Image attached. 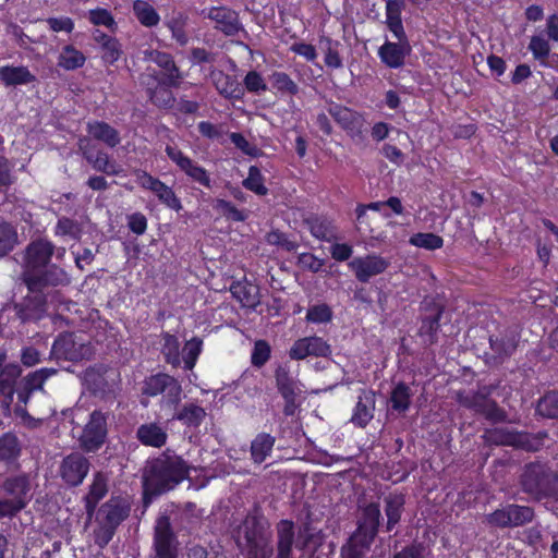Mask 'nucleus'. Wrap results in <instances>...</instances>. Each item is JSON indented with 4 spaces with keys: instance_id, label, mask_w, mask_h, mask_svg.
<instances>
[{
    "instance_id": "nucleus-1",
    "label": "nucleus",
    "mask_w": 558,
    "mask_h": 558,
    "mask_svg": "<svg viewBox=\"0 0 558 558\" xmlns=\"http://www.w3.org/2000/svg\"><path fill=\"white\" fill-rule=\"evenodd\" d=\"M54 245L46 239L31 241L20 253L22 271L19 280L26 288L38 284L60 286L68 282L66 272L57 265H50Z\"/></svg>"
},
{
    "instance_id": "nucleus-2",
    "label": "nucleus",
    "mask_w": 558,
    "mask_h": 558,
    "mask_svg": "<svg viewBox=\"0 0 558 558\" xmlns=\"http://www.w3.org/2000/svg\"><path fill=\"white\" fill-rule=\"evenodd\" d=\"M187 474L189 465L181 457L163 452L151 461L145 484L153 494L160 495L174 488Z\"/></svg>"
},
{
    "instance_id": "nucleus-3",
    "label": "nucleus",
    "mask_w": 558,
    "mask_h": 558,
    "mask_svg": "<svg viewBox=\"0 0 558 558\" xmlns=\"http://www.w3.org/2000/svg\"><path fill=\"white\" fill-rule=\"evenodd\" d=\"M521 490L533 501L554 498L558 500V474L546 464L531 462L524 465L519 477Z\"/></svg>"
},
{
    "instance_id": "nucleus-4",
    "label": "nucleus",
    "mask_w": 558,
    "mask_h": 558,
    "mask_svg": "<svg viewBox=\"0 0 558 558\" xmlns=\"http://www.w3.org/2000/svg\"><path fill=\"white\" fill-rule=\"evenodd\" d=\"M51 284H38L27 288L28 293L17 302L8 303L3 310L13 313V319L20 325L36 324L48 314V296Z\"/></svg>"
},
{
    "instance_id": "nucleus-5",
    "label": "nucleus",
    "mask_w": 558,
    "mask_h": 558,
    "mask_svg": "<svg viewBox=\"0 0 558 558\" xmlns=\"http://www.w3.org/2000/svg\"><path fill=\"white\" fill-rule=\"evenodd\" d=\"M294 522L288 519L276 524V542L271 537L244 553L245 558H293Z\"/></svg>"
},
{
    "instance_id": "nucleus-6",
    "label": "nucleus",
    "mask_w": 558,
    "mask_h": 558,
    "mask_svg": "<svg viewBox=\"0 0 558 558\" xmlns=\"http://www.w3.org/2000/svg\"><path fill=\"white\" fill-rule=\"evenodd\" d=\"M94 354V348L82 335L63 332L54 340L50 356L54 360L78 362L88 360Z\"/></svg>"
},
{
    "instance_id": "nucleus-7",
    "label": "nucleus",
    "mask_w": 558,
    "mask_h": 558,
    "mask_svg": "<svg viewBox=\"0 0 558 558\" xmlns=\"http://www.w3.org/2000/svg\"><path fill=\"white\" fill-rule=\"evenodd\" d=\"M269 522L263 515L247 514L235 530V543L244 554L271 537Z\"/></svg>"
},
{
    "instance_id": "nucleus-8",
    "label": "nucleus",
    "mask_w": 558,
    "mask_h": 558,
    "mask_svg": "<svg viewBox=\"0 0 558 558\" xmlns=\"http://www.w3.org/2000/svg\"><path fill=\"white\" fill-rule=\"evenodd\" d=\"M383 515L379 504L369 502L364 506H360L356 519V530L350 538L372 545L377 536Z\"/></svg>"
},
{
    "instance_id": "nucleus-9",
    "label": "nucleus",
    "mask_w": 558,
    "mask_h": 558,
    "mask_svg": "<svg viewBox=\"0 0 558 558\" xmlns=\"http://www.w3.org/2000/svg\"><path fill=\"white\" fill-rule=\"evenodd\" d=\"M534 517L532 507L510 504L487 514L485 522L495 527H518L532 522Z\"/></svg>"
},
{
    "instance_id": "nucleus-10",
    "label": "nucleus",
    "mask_w": 558,
    "mask_h": 558,
    "mask_svg": "<svg viewBox=\"0 0 558 558\" xmlns=\"http://www.w3.org/2000/svg\"><path fill=\"white\" fill-rule=\"evenodd\" d=\"M106 436L107 418L100 411H94L80 436V446L87 452H95L104 445Z\"/></svg>"
},
{
    "instance_id": "nucleus-11",
    "label": "nucleus",
    "mask_w": 558,
    "mask_h": 558,
    "mask_svg": "<svg viewBox=\"0 0 558 558\" xmlns=\"http://www.w3.org/2000/svg\"><path fill=\"white\" fill-rule=\"evenodd\" d=\"M90 462L81 452H72L60 463L59 475L71 487L81 485L89 472Z\"/></svg>"
},
{
    "instance_id": "nucleus-12",
    "label": "nucleus",
    "mask_w": 558,
    "mask_h": 558,
    "mask_svg": "<svg viewBox=\"0 0 558 558\" xmlns=\"http://www.w3.org/2000/svg\"><path fill=\"white\" fill-rule=\"evenodd\" d=\"M483 439L485 442L495 446H512L526 451L537 450L534 440L525 433L510 430L508 428L486 429Z\"/></svg>"
},
{
    "instance_id": "nucleus-13",
    "label": "nucleus",
    "mask_w": 558,
    "mask_h": 558,
    "mask_svg": "<svg viewBox=\"0 0 558 558\" xmlns=\"http://www.w3.org/2000/svg\"><path fill=\"white\" fill-rule=\"evenodd\" d=\"M154 546L156 558H177V537L167 515H160L156 521Z\"/></svg>"
},
{
    "instance_id": "nucleus-14",
    "label": "nucleus",
    "mask_w": 558,
    "mask_h": 558,
    "mask_svg": "<svg viewBox=\"0 0 558 558\" xmlns=\"http://www.w3.org/2000/svg\"><path fill=\"white\" fill-rule=\"evenodd\" d=\"M422 310L426 315L422 318L418 329L420 337L424 338L425 344H434L437 342V333L440 328V318L444 313V306L434 300L425 299L422 302Z\"/></svg>"
},
{
    "instance_id": "nucleus-15",
    "label": "nucleus",
    "mask_w": 558,
    "mask_h": 558,
    "mask_svg": "<svg viewBox=\"0 0 558 558\" xmlns=\"http://www.w3.org/2000/svg\"><path fill=\"white\" fill-rule=\"evenodd\" d=\"M328 112L353 140H363L364 119L360 113L338 104H331Z\"/></svg>"
},
{
    "instance_id": "nucleus-16",
    "label": "nucleus",
    "mask_w": 558,
    "mask_h": 558,
    "mask_svg": "<svg viewBox=\"0 0 558 558\" xmlns=\"http://www.w3.org/2000/svg\"><path fill=\"white\" fill-rule=\"evenodd\" d=\"M206 16L215 23V28L226 36H236L240 32L245 33L240 21L239 13L226 7L210 8Z\"/></svg>"
},
{
    "instance_id": "nucleus-17",
    "label": "nucleus",
    "mask_w": 558,
    "mask_h": 558,
    "mask_svg": "<svg viewBox=\"0 0 558 558\" xmlns=\"http://www.w3.org/2000/svg\"><path fill=\"white\" fill-rule=\"evenodd\" d=\"M330 354V345L323 338L316 336L296 340L289 351V356L292 360H303L307 356L327 357Z\"/></svg>"
},
{
    "instance_id": "nucleus-18",
    "label": "nucleus",
    "mask_w": 558,
    "mask_h": 558,
    "mask_svg": "<svg viewBox=\"0 0 558 558\" xmlns=\"http://www.w3.org/2000/svg\"><path fill=\"white\" fill-rule=\"evenodd\" d=\"M52 367H44L27 374L23 377L16 387L17 399L21 403L27 404L33 392L43 390L45 381L57 374Z\"/></svg>"
},
{
    "instance_id": "nucleus-19",
    "label": "nucleus",
    "mask_w": 558,
    "mask_h": 558,
    "mask_svg": "<svg viewBox=\"0 0 558 558\" xmlns=\"http://www.w3.org/2000/svg\"><path fill=\"white\" fill-rule=\"evenodd\" d=\"M389 262L377 255L356 257L349 263L355 277L361 282H367L372 277L383 274L389 266Z\"/></svg>"
},
{
    "instance_id": "nucleus-20",
    "label": "nucleus",
    "mask_w": 558,
    "mask_h": 558,
    "mask_svg": "<svg viewBox=\"0 0 558 558\" xmlns=\"http://www.w3.org/2000/svg\"><path fill=\"white\" fill-rule=\"evenodd\" d=\"M167 156L193 181L209 187L210 179L207 171L197 166L192 159L185 156L180 149L173 146L166 147Z\"/></svg>"
},
{
    "instance_id": "nucleus-21",
    "label": "nucleus",
    "mask_w": 558,
    "mask_h": 558,
    "mask_svg": "<svg viewBox=\"0 0 558 558\" xmlns=\"http://www.w3.org/2000/svg\"><path fill=\"white\" fill-rule=\"evenodd\" d=\"M145 59L156 63L163 70V78L161 83L168 87H178L182 80L180 70L174 63L171 54L158 50H146Z\"/></svg>"
},
{
    "instance_id": "nucleus-22",
    "label": "nucleus",
    "mask_w": 558,
    "mask_h": 558,
    "mask_svg": "<svg viewBox=\"0 0 558 558\" xmlns=\"http://www.w3.org/2000/svg\"><path fill=\"white\" fill-rule=\"evenodd\" d=\"M116 375V371L105 364L88 367L83 374V380L87 389L94 393L105 392L109 388V379Z\"/></svg>"
},
{
    "instance_id": "nucleus-23",
    "label": "nucleus",
    "mask_w": 558,
    "mask_h": 558,
    "mask_svg": "<svg viewBox=\"0 0 558 558\" xmlns=\"http://www.w3.org/2000/svg\"><path fill=\"white\" fill-rule=\"evenodd\" d=\"M130 504L123 498H110L99 510L101 522L118 527L130 514Z\"/></svg>"
},
{
    "instance_id": "nucleus-24",
    "label": "nucleus",
    "mask_w": 558,
    "mask_h": 558,
    "mask_svg": "<svg viewBox=\"0 0 558 558\" xmlns=\"http://www.w3.org/2000/svg\"><path fill=\"white\" fill-rule=\"evenodd\" d=\"M22 374V367L17 363H8L5 368L0 373V396L2 404L7 408L13 402L14 393L19 385V378Z\"/></svg>"
},
{
    "instance_id": "nucleus-25",
    "label": "nucleus",
    "mask_w": 558,
    "mask_h": 558,
    "mask_svg": "<svg viewBox=\"0 0 558 558\" xmlns=\"http://www.w3.org/2000/svg\"><path fill=\"white\" fill-rule=\"evenodd\" d=\"M107 493L108 476L102 472L95 473L89 490L84 496L85 510L89 520L93 518L98 502L107 495Z\"/></svg>"
},
{
    "instance_id": "nucleus-26",
    "label": "nucleus",
    "mask_w": 558,
    "mask_h": 558,
    "mask_svg": "<svg viewBox=\"0 0 558 558\" xmlns=\"http://www.w3.org/2000/svg\"><path fill=\"white\" fill-rule=\"evenodd\" d=\"M411 47L408 40L390 43L387 41L379 48L381 61L389 68H400L404 64V58L410 53Z\"/></svg>"
},
{
    "instance_id": "nucleus-27",
    "label": "nucleus",
    "mask_w": 558,
    "mask_h": 558,
    "mask_svg": "<svg viewBox=\"0 0 558 558\" xmlns=\"http://www.w3.org/2000/svg\"><path fill=\"white\" fill-rule=\"evenodd\" d=\"M489 344L492 350V359H494L496 362H501L515 351L518 341L515 336L510 332L499 336H490Z\"/></svg>"
},
{
    "instance_id": "nucleus-28",
    "label": "nucleus",
    "mask_w": 558,
    "mask_h": 558,
    "mask_svg": "<svg viewBox=\"0 0 558 558\" xmlns=\"http://www.w3.org/2000/svg\"><path fill=\"white\" fill-rule=\"evenodd\" d=\"M375 395L373 391H363L359 397L352 423L360 427H365L374 416Z\"/></svg>"
},
{
    "instance_id": "nucleus-29",
    "label": "nucleus",
    "mask_w": 558,
    "mask_h": 558,
    "mask_svg": "<svg viewBox=\"0 0 558 558\" xmlns=\"http://www.w3.org/2000/svg\"><path fill=\"white\" fill-rule=\"evenodd\" d=\"M0 81L5 86L26 85L34 83L36 76L26 66L5 65L0 68Z\"/></svg>"
},
{
    "instance_id": "nucleus-30",
    "label": "nucleus",
    "mask_w": 558,
    "mask_h": 558,
    "mask_svg": "<svg viewBox=\"0 0 558 558\" xmlns=\"http://www.w3.org/2000/svg\"><path fill=\"white\" fill-rule=\"evenodd\" d=\"M136 438L145 446L160 448L167 441V433L157 423H146L137 428Z\"/></svg>"
},
{
    "instance_id": "nucleus-31",
    "label": "nucleus",
    "mask_w": 558,
    "mask_h": 558,
    "mask_svg": "<svg viewBox=\"0 0 558 558\" xmlns=\"http://www.w3.org/2000/svg\"><path fill=\"white\" fill-rule=\"evenodd\" d=\"M210 76L220 95L227 98L241 97L243 89L234 76L228 75L222 71H213Z\"/></svg>"
},
{
    "instance_id": "nucleus-32",
    "label": "nucleus",
    "mask_w": 558,
    "mask_h": 558,
    "mask_svg": "<svg viewBox=\"0 0 558 558\" xmlns=\"http://www.w3.org/2000/svg\"><path fill=\"white\" fill-rule=\"evenodd\" d=\"M87 132L93 138L102 142L108 147L113 148L120 144V134L110 124L102 121H93L87 124Z\"/></svg>"
},
{
    "instance_id": "nucleus-33",
    "label": "nucleus",
    "mask_w": 558,
    "mask_h": 558,
    "mask_svg": "<svg viewBox=\"0 0 558 558\" xmlns=\"http://www.w3.org/2000/svg\"><path fill=\"white\" fill-rule=\"evenodd\" d=\"M495 390V386L487 385L478 388L477 391L471 395H459L458 400L461 405L475 411L476 413H481V411L486 407V404L490 400V395Z\"/></svg>"
},
{
    "instance_id": "nucleus-34",
    "label": "nucleus",
    "mask_w": 558,
    "mask_h": 558,
    "mask_svg": "<svg viewBox=\"0 0 558 558\" xmlns=\"http://www.w3.org/2000/svg\"><path fill=\"white\" fill-rule=\"evenodd\" d=\"M22 452V444L17 436L11 432L0 436V462L14 463Z\"/></svg>"
},
{
    "instance_id": "nucleus-35",
    "label": "nucleus",
    "mask_w": 558,
    "mask_h": 558,
    "mask_svg": "<svg viewBox=\"0 0 558 558\" xmlns=\"http://www.w3.org/2000/svg\"><path fill=\"white\" fill-rule=\"evenodd\" d=\"M276 438L267 433L258 434L251 442V457L255 463L260 464L271 453Z\"/></svg>"
},
{
    "instance_id": "nucleus-36",
    "label": "nucleus",
    "mask_w": 558,
    "mask_h": 558,
    "mask_svg": "<svg viewBox=\"0 0 558 558\" xmlns=\"http://www.w3.org/2000/svg\"><path fill=\"white\" fill-rule=\"evenodd\" d=\"M385 513L387 517L386 531L390 532L400 522L404 507L402 495H389L385 499Z\"/></svg>"
},
{
    "instance_id": "nucleus-37",
    "label": "nucleus",
    "mask_w": 558,
    "mask_h": 558,
    "mask_svg": "<svg viewBox=\"0 0 558 558\" xmlns=\"http://www.w3.org/2000/svg\"><path fill=\"white\" fill-rule=\"evenodd\" d=\"M231 292L244 306L255 307L260 302L259 289L253 283L236 282L231 286Z\"/></svg>"
},
{
    "instance_id": "nucleus-38",
    "label": "nucleus",
    "mask_w": 558,
    "mask_h": 558,
    "mask_svg": "<svg viewBox=\"0 0 558 558\" xmlns=\"http://www.w3.org/2000/svg\"><path fill=\"white\" fill-rule=\"evenodd\" d=\"M3 489L7 494V498L24 501L25 505L27 504L29 483L26 477L17 476L7 480L3 484Z\"/></svg>"
},
{
    "instance_id": "nucleus-39",
    "label": "nucleus",
    "mask_w": 558,
    "mask_h": 558,
    "mask_svg": "<svg viewBox=\"0 0 558 558\" xmlns=\"http://www.w3.org/2000/svg\"><path fill=\"white\" fill-rule=\"evenodd\" d=\"M17 244L16 228L11 222L0 219V258L12 252Z\"/></svg>"
},
{
    "instance_id": "nucleus-40",
    "label": "nucleus",
    "mask_w": 558,
    "mask_h": 558,
    "mask_svg": "<svg viewBox=\"0 0 558 558\" xmlns=\"http://www.w3.org/2000/svg\"><path fill=\"white\" fill-rule=\"evenodd\" d=\"M87 162L92 165L94 170L108 175H118L122 171L120 166L114 160H111L107 153L100 149L92 158L88 157Z\"/></svg>"
},
{
    "instance_id": "nucleus-41",
    "label": "nucleus",
    "mask_w": 558,
    "mask_h": 558,
    "mask_svg": "<svg viewBox=\"0 0 558 558\" xmlns=\"http://www.w3.org/2000/svg\"><path fill=\"white\" fill-rule=\"evenodd\" d=\"M205 416L206 412L202 407L189 403L174 414L173 418L181 421L187 426L197 427L204 421Z\"/></svg>"
},
{
    "instance_id": "nucleus-42",
    "label": "nucleus",
    "mask_w": 558,
    "mask_h": 558,
    "mask_svg": "<svg viewBox=\"0 0 558 558\" xmlns=\"http://www.w3.org/2000/svg\"><path fill=\"white\" fill-rule=\"evenodd\" d=\"M162 340L161 353L163 354L166 362L171 364L173 367L180 366L181 355L179 339L175 336L166 332L162 335Z\"/></svg>"
},
{
    "instance_id": "nucleus-43",
    "label": "nucleus",
    "mask_w": 558,
    "mask_h": 558,
    "mask_svg": "<svg viewBox=\"0 0 558 558\" xmlns=\"http://www.w3.org/2000/svg\"><path fill=\"white\" fill-rule=\"evenodd\" d=\"M137 20L146 27L156 26L159 22V15L156 10L146 1L136 0L133 5Z\"/></svg>"
},
{
    "instance_id": "nucleus-44",
    "label": "nucleus",
    "mask_w": 558,
    "mask_h": 558,
    "mask_svg": "<svg viewBox=\"0 0 558 558\" xmlns=\"http://www.w3.org/2000/svg\"><path fill=\"white\" fill-rule=\"evenodd\" d=\"M338 47L339 43L333 41L328 37H324L319 40V49L325 54V63L329 68L339 69L342 66Z\"/></svg>"
},
{
    "instance_id": "nucleus-45",
    "label": "nucleus",
    "mask_w": 558,
    "mask_h": 558,
    "mask_svg": "<svg viewBox=\"0 0 558 558\" xmlns=\"http://www.w3.org/2000/svg\"><path fill=\"white\" fill-rule=\"evenodd\" d=\"M536 411L544 417L558 420V390L545 393L538 400Z\"/></svg>"
},
{
    "instance_id": "nucleus-46",
    "label": "nucleus",
    "mask_w": 558,
    "mask_h": 558,
    "mask_svg": "<svg viewBox=\"0 0 558 558\" xmlns=\"http://www.w3.org/2000/svg\"><path fill=\"white\" fill-rule=\"evenodd\" d=\"M411 391L404 383L398 384L390 396V403L393 410L404 412L410 407Z\"/></svg>"
},
{
    "instance_id": "nucleus-47",
    "label": "nucleus",
    "mask_w": 558,
    "mask_h": 558,
    "mask_svg": "<svg viewBox=\"0 0 558 558\" xmlns=\"http://www.w3.org/2000/svg\"><path fill=\"white\" fill-rule=\"evenodd\" d=\"M54 234L57 236H70L78 240L82 234V226L78 221L63 216L59 218L56 225Z\"/></svg>"
},
{
    "instance_id": "nucleus-48",
    "label": "nucleus",
    "mask_w": 558,
    "mask_h": 558,
    "mask_svg": "<svg viewBox=\"0 0 558 558\" xmlns=\"http://www.w3.org/2000/svg\"><path fill=\"white\" fill-rule=\"evenodd\" d=\"M84 62V54L72 46H66L59 57V65L65 70H74L81 68Z\"/></svg>"
},
{
    "instance_id": "nucleus-49",
    "label": "nucleus",
    "mask_w": 558,
    "mask_h": 558,
    "mask_svg": "<svg viewBox=\"0 0 558 558\" xmlns=\"http://www.w3.org/2000/svg\"><path fill=\"white\" fill-rule=\"evenodd\" d=\"M170 378V375L163 373L148 377L144 381L143 393L151 397L163 395L165 388L168 385Z\"/></svg>"
},
{
    "instance_id": "nucleus-50",
    "label": "nucleus",
    "mask_w": 558,
    "mask_h": 558,
    "mask_svg": "<svg viewBox=\"0 0 558 558\" xmlns=\"http://www.w3.org/2000/svg\"><path fill=\"white\" fill-rule=\"evenodd\" d=\"M203 341L194 337L191 340L186 341L183 350H182V359L184 362L186 369H192L196 363V360L202 351Z\"/></svg>"
},
{
    "instance_id": "nucleus-51",
    "label": "nucleus",
    "mask_w": 558,
    "mask_h": 558,
    "mask_svg": "<svg viewBox=\"0 0 558 558\" xmlns=\"http://www.w3.org/2000/svg\"><path fill=\"white\" fill-rule=\"evenodd\" d=\"M275 378L280 395H289L290 391H301L298 383L290 376L287 368L279 366L276 369Z\"/></svg>"
},
{
    "instance_id": "nucleus-52",
    "label": "nucleus",
    "mask_w": 558,
    "mask_h": 558,
    "mask_svg": "<svg viewBox=\"0 0 558 558\" xmlns=\"http://www.w3.org/2000/svg\"><path fill=\"white\" fill-rule=\"evenodd\" d=\"M243 186L257 195H266L268 190L264 185V177L256 166H251L248 177L243 181Z\"/></svg>"
},
{
    "instance_id": "nucleus-53",
    "label": "nucleus",
    "mask_w": 558,
    "mask_h": 558,
    "mask_svg": "<svg viewBox=\"0 0 558 558\" xmlns=\"http://www.w3.org/2000/svg\"><path fill=\"white\" fill-rule=\"evenodd\" d=\"M371 545L355 541L349 537L347 543L340 549L341 558H365Z\"/></svg>"
},
{
    "instance_id": "nucleus-54",
    "label": "nucleus",
    "mask_w": 558,
    "mask_h": 558,
    "mask_svg": "<svg viewBox=\"0 0 558 558\" xmlns=\"http://www.w3.org/2000/svg\"><path fill=\"white\" fill-rule=\"evenodd\" d=\"M410 243L417 247L436 250L444 245V240L435 233H416L410 238Z\"/></svg>"
},
{
    "instance_id": "nucleus-55",
    "label": "nucleus",
    "mask_w": 558,
    "mask_h": 558,
    "mask_svg": "<svg viewBox=\"0 0 558 558\" xmlns=\"http://www.w3.org/2000/svg\"><path fill=\"white\" fill-rule=\"evenodd\" d=\"M332 319V311L329 305L322 303L308 307L306 320L314 324H324Z\"/></svg>"
},
{
    "instance_id": "nucleus-56",
    "label": "nucleus",
    "mask_w": 558,
    "mask_h": 558,
    "mask_svg": "<svg viewBox=\"0 0 558 558\" xmlns=\"http://www.w3.org/2000/svg\"><path fill=\"white\" fill-rule=\"evenodd\" d=\"M181 395L182 387L180 383L174 377L171 376L162 395V404L168 408L175 407L181 400Z\"/></svg>"
},
{
    "instance_id": "nucleus-57",
    "label": "nucleus",
    "mask_w": 558,
    "mask_h": 558,
    "mask_svg": "<svg viewBox=\"0 0 558 558\" xmlns=\"http://www.w3.org/2000/svg\"><path fill=\"white\" fill-rule=\"evenodd\" d=\"M272 86L279 92L295 95L299 92L298 85L284 72H275L270 76Z\"/></svg>"
},
{
    "instance_id": "nucleus-58",
    "label": "nucleus",
    "mask_w": 558,
    "mask_h": 558,
    "mask_svg": "<svg viewBox=\"0 0 558 558\" xmlns=\"http://www.w3.org/2000/svg\"><path fill=\"white\" fill-rule=\"evenodd\" d=\"M155 195L167 205L169 208L179 211L182 206L180 199L175 196L171 187L167 186L163 182L157 189H154Z\"/></svg>"
},
{
    "instance_id": "nucleus-59",
    "label": "nucleus",
    "mask_w": 558,
    "mask_h": 558,
    "mask_svg": "<svg viewBox=\"0 0 558 558\" xmlns=\"http://www.w3.org/2000/svg\"><path fill=\"white\" fill-rule=\"evenodd\" d=\"M186 17L179 13L178 16H173L169 22L168 26L172 33V37L181 45L184 46L189 41V37L184 31Z\"/></svg>"
},
{
    "instance_id": "nucleus-60",
    "label": "nucleus",
    "mask_w": 558,
    "mask_h": 558,
    "mask_svg": "<svg viewBox=\"0 0 558 558\" xmlns=\"http://www.w3.org/2000/svg\"><path fill=\"white\" fill-rule=\"evenodd\" d=\"M483 416L492 423H504L508 421V415L504 409H501L497 402L493 399L486 404L481 411Z\"/></svg>"
},
{
    "instance_id": "nucleus-61",
    "label": "nucleus",
    "mask_w": 558,
    "mask_h": 558,
    "mask_svg": "<svg viewBox=\"0 0 558 558\" xmlns=\"http://www.w3.org/2000/svg\"><path fill=\"white\" fill-rule=\"evenodd\" d=\"M483 416L492 423H504L508 421V415L504 409H501L497 402L493 399L486 404L481 411Z\"/></svg>"
},
{
    "instance_id": "nucleus-62",
    "label": "nucleus",
    "mask_w": 558,
    "mask_h": 558,
    "mask_svg": "<svg viewBox=\"0 0 558 558\" xmlns=\"http://www.w3.org/2000/svg\"><path fill=\"white\" fill-rule=\"evenodd\" d=\"M270 357V347L265 340H258L254 344L251 362L256 367H262Z\"/></svg>"
},
{
    "instance_id": "nucleus-63",
    "label": "nucleus",
    "mask_w": 558,
    "mask_h": 558,
    "mask_svg": "<svg viewBox=\"0 0 558 558\" xmlns=\"http://www.w3.org/2000/svg\"><path fill=\"white\" fill-rule=\"evenodd\" d=\"M311 233L319 240L329 241L332 236V232L329 228V223L325 220H320L318 218L307 219L306 220Z\"/></svg>"
},
{
    "instance_id": "nucleus-64",
    "label": "nucleus",
    "mask_w": 558,
    "mask_h": 558,
    "mask_svg": "<svg viewBox=\"0 0 558 558\" xmlns=\"http://www.w3.org/2000/svg\"><path fill=\"white\" fill-rule=\"evenodd\" d=\"M392 558H427L426 547L414 543L396 553Z\"/></svg>"
}]
</instances>
